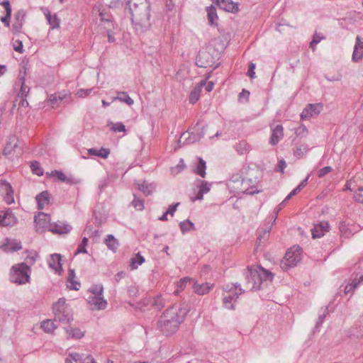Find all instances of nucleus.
<instances>
[{
	"instance_id": "1",
	"label": "nucleus",
	"mask_w": 363,
	"mask_h": 363,
	"mask_svg": "<svg viewBox=\"0 0 363 363\" xmlns=\"http://www.w3.org/2000/svg\"><path fill=\"white\" fill-rule=\"evenodd\" d=\"M131 22L138 33L148 30L150 23V3L148 0H129L126 4Z\"/></svg>"
},
{
	"instance_id": "2",
	"label": "nucleus",
	"mask_w": 363,
	"mask_h": 363,
	"mask_svg": "<svg viewBox=\"0 0 363 363\" xmlns=\"http://www.w3.org/2000/svg\"><path fill=\"white\" fill-rule=\"evenodd\" d=\"M245 276V287L250 291H257L267 281L272 282L274 274L261 266H248L244 273Z\"/></svg>"
},
{
	"instance_id": "3",
	"label": "nucleus",
	"mask_w": 363,
	"mask_h": 363,
	"mask_svg": "<svg viewBox=\"0 0 363 363\" xmlns=\"http://www.w3.org/2000/svg\"><path fill=\"white\" fill-rule=\"evenodd\" d=\"M181 312L182 310L179 306H172L169 307L160 317L158 325L166 335H172L178 329L184 315V313L179 314Z\"/></svg>"
},
{
	"instance_id": "4",
	"label": "nucleus",
	"mask_w": 363,
	"mask_h": 363,
	"mask_svg": "<svg viewBox=\"0 0 363 363\" xmlns=\"http://www.w3.org/2000/svg\"><path fill=\"white\" fill-rule=\"evenodd\" d=\"M223 303L226 308L234 310L235 303L239 295L244 294L245 290L241 288L239 283L227 284L224 287Z\"/></svg>"
},
{
	"instance_id": "5",
	"label": "nucleus",
	"mask_w": 363,
	"mask_h": 363,
	"mask_svg": "<svg viewBox=\"0 0 363 363\" xmlns=\"http://www.w3.org/2000/svg\"><path fill=\"white\" fill-rule=\"evenodd\" d=\"M52 309L55 321L69 323L73 320L71 308L66 303L65 298H60L57 303L53 304Z\"/></svg>"
},
{
	"instance_id": "6",
	"label": "nucleus",
	"mask_w": 363,
	"mask_h": 363,
	"mask_svg": "<svg viewBox=\"0 0 363 363\" xmlns=\"http://www.w3.org/2000/svg\"><path fill=\"white\" fill-rule=\"evenodd\" d=\"M30 267L26 263H21L12 267L10 279L13 283L23 284L29 281Z\"/></svg>"
},
{
	"instance_id": "7",
	"label": "nucleus",
	"mask_w": 363,
	"mask_h": 363,
	"mask_svg": "<svg viewBox=\"0 0 363 363\" xmlns=\"http://www.w3.org/2000/svg\"><path fill=\"white\" fill-rule=\"evenodd\" d=\"M301 259V248L294 246L286 252L284 259L280 262V267L284 271H288L296 266Z\"/></svg>"
},
{
	"instance_id": "8",
	"label": "nucleus",
	"mask_w": 363,
	"mask_h": 363,
	"mask_svg": "<svg viewBox=\"0 0 363 363\" xmlns=\"http://www.w3.org/2000/svg\"><path fill=\"white\" fill-rule=\"evenodd\" d=\"M309 178V175L307 176L305 179H303L294 190H292L290 194L284 199V200L279 203L277 207L274 210V221L277 218V216L279 212L284 207L285 203L294 195H296L298 191H300L302 189H303L308 183V180Z\"/></svg>"
},
{
	"instance_id": "9",
	"label": "nucleus",
	"mask_w": 363,
	"mask_h": 363,
	"mask_svg": "<svg viewBox=\"0 0 363 363\" xmlns=\"http://www.w3.org/2000/svg\"><path fill=\"white\" fill-rule=\"evenodd\" d=\"M0 194L4 196L7 204L14 202L13 191L11 185L5 179L0 180Z\"/></svg>"
},
{
	"instance_id": "10",
	"label": "nucleus",
	"mask_w": 363,
	"mask_h": 363,
	"mask_svg": "<svg viewBox=\"0 0 363 363\" xmlns=\"http://www.w3.org/2000/svg\"><path fill=\"white\" fill-rule=\"evenodd\" d=\"M322 110L323 105L321 104H309L301 113V118L304 120L316 116Z\"/></svg>"
},
{
	"instance_id": "11",
	"label": "nucleus",
	"mask_w": 363,
	"mask_h": 363,
	"mask_svg": "<svg viewBox=\"0 0 363 363\" xmlns=\"http://www.w3.org/2000/svg\"><path fill=\"white\" fill-rule=\"evenodd\" d=\"M35 223V229L37 232L43 233L45 228L49 229V224L50 223V216L44 213H40L34 218Z\"/></svg>"
},
{
	"instance_id": "12",
	"label": "nucleus",
	"mask_w": 363,
	"mask_h": 363,
	"mask_svg": "<svg viewBox=\"0 0 363 363\" xmlns=\"http://www.w3.org/2000/svg\"><path fill=\"white\" fill-rule=\"evenodd\" d=\"M72 228L69 224L60 220L49 224V230L55 234H66L68 233Z\"/></svg>"
},
{
	"instance_id": "13",
	"label": "nucleus",
	"mask_w": 363,
	"mask_h": 363,
	"mask_svg": "<svg viewBox=\"0 0 363 363\" xmlns=\"http://www.w3.org/2000/svg\"><path fill=\"white\" fill-rule=\"evenodd\" d=\"M218 6L225 11L235 13L239 11V4L232 0H212Z\"/></svg>"
},
{
	"instance_id": "14",
	"label": "nucleus",
	"mask_w": 363,
	"mask_h": 363,
	"mask_svg": "<svg viewBox=\"0 0 363 363\" xmlns=\"http://www.w3.org/2000/svg\"><path fill=\"white\" fill-rule=\"evenodd\" d=\"M87 301L92 306V309L104 310L107 306V301L104 298V296L90 295Z\"/></svg>"
},
{
	"instance_id": "15",
	"label": "nucleus",
	"mask_w": 363,
	"mask_h": 363,
	"mask_svg": "<svg viewBox=\"0 0 363 363\" xmlns=\"http://www.w3.org/2000/svg\"><path fill=\"white\" fill-rule=\"evenodd\" d=\"M329 230V223L327 221H322L318 224H315L311 229L313 238H320Z\"/></svg>"
},
{
	"instance_id": "16",
	"label": "nucleus",
	"mask_w": 363,
	"mask_h": 363,
	"mask_svg": "<svg viewBox=\"0 0 363 363\" xmlns=\"http://www.w3.org/2000/svg\"><path fill=\"white\" fill-rule=\"evenodd\" d=\"M272 135L269 138V143L274 146L279 143V142L284 137V128L282 125H277L275 127H272Z\"/></svg>"
},
{
	"instance_id": "17",
	"label": "nucleus",
	"mask_w": 363,
	"mask_h": 363,
	"mask_svg": "<svg viewBox=\"0 0 363 363\" xmlns=\"http://www.w3.org/2000/svg\"><path fill=\"white\" fill-rule=\"evenodd\" d=\"M16 223V218L10 210L0 212V225L10 226L13 225Z\"/></svg>"
},
{
	"instance_id": "18",
	"label": "nucleus",
	"mask_w": 363,
	"mask_h": 363,
	"mask_svg": "<svg viewBox=\"0 0 363 363\" xmlns=\"http://www.w3.org/2000/svg\"><path fill=\"white\" fill-rule=\"evenodd\" d=\"M50 268L53 269L56 273L60 274L62 270L61 264V255L60 254H52L50 255L48 261Z\"/></svg>"
},
{
	"instance_id": "19",
	"label": "nucleus",
	"mask_w": 363,
	"mask_h": 363,
	"mask_svg": "<svg viewBox=\"0 0 363 363\" xmlns=\"http://www.w3.org/2000/svg\"><path fill=\"white\" fill-rule=\"evenodd\" d=\"M363 57V41L359 35L356 38V43L354 47L352 59L354 62H359Z\"/></svg>"
},
{
	"instance_id": "20",
	"label": "nucleus",
	"mask_w": 363,
	"mask_h": 363,
	"mask_svg": "<svg viewBox=\"0 0 363 363\" xmlns=\"http://www.w3.org/2000/svg\"><path fill=\"white\" fill-rule=\"evenodd\" d=\"M213 286V284L210 285L209 283L199 284L198 281L193 279L192 287L196 294L199 295H204L209 292L211 288Z\"/></svg>"
},
{
	"instance_id": "21",
	"label": "nucleus",
	"mask_w": 363,
	"mask_h": 363,
	"mask_svg": "<svg viewBox=\"0 0 363 363\" xmlns=\"http://www.w3.org/2000/svg\"><path fill=\"white\" fill-rule=\"evenodd\" d=\"M210 55L206 52H199L196 58V64L199 67H207L211 65L212 61L209 60Z\"/></svg>"
},
{
	"instance_id": "22",
	"label": "nucleus",
	"mask_w": 363,
	"mask_h": 363,
	"mask_svg": "<svg viewBox=\"0 0 363 363\" xmlns=\"http://www.w3.org/2000/svg\"><path fill=\"white\" fill-rule=\"evenodd\" d=\"M205 84L206 82L204 80H202L197 86H194V89L191 91L189 96V101L190 104H194L199 101L202 87Z\"/></svg>"
},
{
	"instance_id": "23",
	"label": "nucleus",
	"mask_w": 363,
	"mask_h": 363,
	"mask_svg": "<svg viewBox=\"0 0 363 363\" xmlns=\"http://www.w3.org/2000/svg\"><path fill=\"white\" fill-rule=\"evenodd\" d=\"M2 248L6 252H16L22 248L20 241L16 240H6V242L2 246Z\"/></svg>"
},
{
	"instance_id": "24",
	"label": "nucleus",
	"mask_w": 363,
	"mask_h": 363,
	"mask_svg": "<svg viewBox=\"0 0 363 363\" xmlns=\"http://www.w3.org/2000/svg\"><path fill=\"white\" fill-rule=\"evenodd\" d=\"M206 11L209 25L217 26L218 17L215 6L211 5L210 6L206 7Z\"/></svg>"
},
{
	"instance_id": "25",
	"label": "nucleus",
	"mask_w": 363,
	"mask_h": 363,
	"mask_svg": "<svg viewBox=\"0 0 363 363\" xmlns=\"http://www.w3.org/2000/svg\"><path fill=\"white\" fill-rule=\"evenodd\" d=\"M49 192L48 191H42L40 194L37 195L36 201L38 203V209H43L45 205L49 203Z\"/></svg>"
},
{
	"instance_id": "26",
	"label": "nucleus",
	"mask_w": 363,
	"mask_h": 363,
	"mask_svg": "<svg viewBox=\"0 0 363 363\" xmlns=\"http://www.w3.org/2000/svg\"><path fill=\"white\" fill-rule=\"evenodd\" d=\"M234 148L239 155L247 154L251 150V146L245 140L236 143Z\"/></svg>"
},
{
	"instance_id": "27",
	"label": "nucleus",
	"mask_w": 363,
	"mask_h": 363,
	"mask_svg": "<svg viewBox=\"0 0 363 363\" xmlns=\"http://www.w3.org/2000/svg\"><path fill=\"white\" fill-rule=\"evenodd\" d=\"M88 154L91 156H96L104 159L108 157L110 150L108 148L101 147L99 150L90 148L88 150Z\"/></svg>"
},
{
	"instance_id": "28",
	"label": "nucleus",
	"mask_w": 363,
	"mask_h": 363,
	"mask_svg": "<svg viewBox=\"0 0 363 363\" xmlns=\"http://www.w3.org/2000/svg\"><path fill=\"white\" fill-rule=\"evenodd\" d=\"M45 16L52 29L57 28L60 27V20L58 18L57 14L52 16L50 12L47 10V11L45 12Z\"/></svg>"
},
{
	"instance_id": "29",
	"label": "nucleus",
	"mask_w": 363,
	"mask_h": 363,
	"mask_svg": "<svg viewBox=\"0 0 363 363\" xmlns=\"http://www.w3.org/2000/svg\"><path fill=\"white\" fill-rule=\"evenodd\" d=\"M138 189L145 196H149L152 194L155 189V186L153 184H149L145 181H143L142 183H138Z\"/></svg>"
},
{
	"instance_id": "30",
	"label": "nucleus",
	"mask_w": 363,
	"mask_h": 363,
	"mask_svg": "<svg viewBox=\"0 0 363 363\" xmlns=\"http://www.w3.org/2000/svg\"><path fill=\"white\" fill-rule=\"evenodd\" d=\"M104 242L107 247L113 252H116L119 246L118 240L114 238L113 235L111 234L106 236Z\"/></svg>"
},
{
	"instance_id": "31",
	"label": "nucleus",
	"mask_w": 363,
	"mask_h": 363,
	"mask_svg": "<svg viewBox=\"0 0 363 363\" xmlns=\"http://www.w3.org/2000/svg\"><path fill=\"white\" fill-rule=\"evenodd\" d=\"M151 306L156 310L160 311L165 306L164 299L161 295L156 296L150 300Z\"/></svg>"
},
{
	"instance_id": "32",
	"label": "nucleus",
	"mask_w": 363,
	"mask_h": 363,
	"mask_svg": "<svg viewBox=\"0 0 363 363\" xmlns=\"http://www.w3.org/2000/svg\"><path fill=\"white\" fill-rule=\"evenodd\" d=\"M118 100L124 102L129 106H132L134 103L133 100L129 96L127 92L121 91L118 93V96L113 98V101Z\"/></svg>"
},
{
	"instance_id": "33",
	"label": "nucleus",
	"mask_w": 363,
	"mask_h": 363,
	"mask_svg": "<svg viewBox=\"0 0 363 363\" xmlns=\"http://www.w3.org/2000/svg\"><path fill=\"white\" fill-rule=\"evenodd\" d=\"M179 228L183 234L189 232L191 230H196L194 223L189 219L180 222Z\"/></svg>"
},
{
	"instance_id": "34",
	"label": "nucleus",
	"mask_w": 363,
	"mask_h": 363,
	"mask_svg": "<svg viewBox=\"0 0 363 363\" xmlns=\"http://www.w3.org/2000/svg\"><path fill=\"white\" fill-rule=\"evenodd\" d=\"M145 258L143 257L140 252L137 253L135 257L130 259V266L131 269H138L139 265H141L145 262Z\"/></svg>"
},
{
	"instance_id": "35",
	"label": "nucleus",
	"mask_w": 363,
	"mask_h": 363,
	"mask_svg": "<svg viewBox=\"0 0 363 363\" xmlns=\"http://www.w3.org/2000/svg\"><path fill=\"white\" fill-rule=\"evenodd\" d=\"M65 330L67 333L69 335V337L75 339H80L84 336V333L81 331L79 328H72L70 326L65 328Z\"/></svg>"
},
{
	"instance_id": "36",
	"label": "nucleus",
	"mask_w": 363,
	"mask_h": 363,
	"mask_svg": "<svg viewBox=\"0 0 363 363\" xmlns=\"http://www.w3.org/2000/svg\"><path fill=\"white\" fill-rule=\"evenodd\" d=\"M17 147L16 138L15 136L9 138V143L6 144L4 150V155H9L11 153V151Z\"/></svg>"
},
{
	"instance_id": "37",
	"label": "nucleus",
	"mask_w": 363,
	"mask_h": 363,
	"mask_svg": "<svg viewBox=\"0 0 363 363\" xmlns=\"http://www.w3.org/2000/svg\"><path fill=\"white\" fill-rule=\"evenodd\" d=\"M56 328L57 326L51 320L47 319L41 323V328L46 333H52Z\"/></svg>"
},
{
	"instance_id": "38",
	"label": "nucleus",
	"mask_w": 363,
	"mask_h": 363,
	"mask_svg": "<svg viewBox=\"0 0 363 363\" xmlns=\"http://www.w3.org/2000/svg\"><path fill=\"white\" fill-rule=\"evenodd\" d=\"M206 162L202 159H199V162L197 164L196 168V173L201 176V177L204 178L206 177Z\"/></svg>"
},
{
	"instance_id": "39",
	"label": "nucleus",
	"mask_w": 363,
	"mask_h": 363,
	"mask_svg": "<svg viewBox=\"0 0 363 363\" xmlns=\"http://www.w3.org/2000/svg\"><path fill=\"white\" fill-rule=\"evenodd\" d=\"M193 279L188 277L181 279L177 283V289L174 291L175 294H178L179 291H182L186 286L187 284H192Z\"/></svg>"
},
{
	"instance_id": "40",
	"label": "nucleus",
	"mask_w": 363,
	"mask_h": 363,
	"mask_svg": "<svg viewBox=\"0 0 363 363\" xmlns=\"http://www.w3.org/2000/svg\"><path fill=\"white\" fill-rule=\"evenodd\" d=\"M87 354H79V353H69V357L72 358V360L75 362L76 363H89V362L86 357Z\"/></svg>"
},
{
	"instance_id": "41",
	"label": "nucleus",
	"mask_w": 363,
	"mask_h": 363,
	"mask_svg": "<svg viewBox=\"0 0 363 363\" xmlns=\"http://www.w3.org/2000/svg\"><path fill=\"white\" fill-rule=\"evenodd\" d=\"M89 291L91 294V295L103 296L104 287L101 284H94Z\"/></svg>"
},
{
	"instance_id": "42",
	"label": "nucleus",
	"mask_w": 363,
	"mask_h": 363,
	"mask_svg": "<svg viewBox=\"0 0 363 363\" xmlns=\"http://www.w3.org/2000/svg\"><path fill=\"white\" fill-rule=\"evenodd\" d=\"M30 169L33 174L38 176H42L43 174V169L40 167V164L37 161H33L30 163Z\"/></svg>"
},
{
	"instance_id": "43",
	"label": "nucleus",
	"mask_w": 363,
	"mask_h": 363,
	"mask_svg": "<svg viewBox=\"0 0 363 363\" xmlns=\"http://www.w3.org/2000/svg\"><path fill=\"white\" fill-rule=\"evenodd\" d=\"M74 277H75L74 270L72 269H69L68 279L70 281V283L72 284V286H70V289H73V290H79V287L78 286H80V283H79L77 281H74L73 280Z\"/></svg>"
},
{
	"instance_id": "44",
	"label": "nucleus",
	"mask_w": 363,
	"mask_h": 363,
	"mask_svg": "<svg viewBox=\"0 0 363 363\" xmlns=\"http://www.w3.org/2000/svg\"><path fill=\"white\" fill-rule=\"evenodd\" d=\"M324 38H325L324 36L320 35V34H318L317 33H315L314 35H313L312 40L310 43V45H309L310 48L313 51H315L317 44L319 43L321 41V40H323Z\"/></svg>"
},
{
	"instance_id": "45",
	"label": "nucleus",
	"mask_w": 363,
	"mask_h": 363,
	"mask_svg": "<svg viewBox=\"0 0 363 363\" xmlns=\"http://www.w3.org/2000/svg\"><path fill=\"white\" fill-rule=\"evenodd\" d=\"M308 150L309 148L307 145L302 144L299 147H298L294 151V156L298 158H300L303 157L305 155V153L308 152Z\"/></svg>"
},
{
	"instance_id": "46",
	"label": "nucleus",
	"mask_w": 363,
	"mask_h": 363,
	"mask_svg": "<svg viewBox=\"0 0 363 363\" xmlns=\"http://www.w3.org/2000/svg\"><path fill=\"white\" fill-rule=\"evenodd\" d=\"M20 80L21 81V87L18 96L21 98L27 97V95L30 91V88L25 85L24 77L20 78Z\"/></svg>"
},
{
	"instance_id": "47",
	"label": "nucleus",
	"mask_w": 363,
	"mask_h": 363,
	"mask_svg": "<svg viewBox=\"0 0 363 363\" xmlns=\"http://www.w3.org/2000/svg\"><path fill=\"white\" fill-rule=\"evenodd\" d=\"M361 281H360L359 279L357 281L356 277L354 280L352 281L351 283L346 285V286L345 287V293L349 294L353 291L357 287V286Z\"/></svg>"
},
{
	"instance_id": "48",
	"label": "nucleus",
	"mask_w": 363,
	"mask_h": 363,
	"mask_svg": "<svg viewBox=\"0 0 363 363\" xmlns=\"http://www.w3.org/2000/svg\"><path fill=\"white\" fill-rule=\"evenodd\" d=\"M111 130L114 133L126 131L125 125L121 122H118L116 123H111Z\"/></svg>"
},
{
	"instance_id": "49",
	"label": "nucleus",
	"mask_w": 363,
	"mask_h": 363,
	"mask_svg": "<svg viewBox=\"0 0 363 363\" xmlns=\"http://www.w3.org/2000/svg\"><path fill=\"white\" fill-rule=\"evenodd\" d=\"M185 167L184 162L183 159H180L179 164L171 168V173L172 174H177L181 172Z\"/></svg>"
},
{
	"instance_id": "50",
	"label": "nucleus",
	"mask_w": 363,
	"mask_h": 363,
	"mask_svg": "<svg viewBox=\"0 0 363 363\" xmlns=\"http://www.w3.org/2000/svg\"><path fill=\"white\" fill-rule=\"evenodd\" d=\"M353 198L355 201L363 203V187H359L354 191Z\"/></svg>"
},
{
	"instance_id": "51",
	"label": "nucleus",
	"mask_w": 363,
	"mask_h": 363,
	"mask_svg": "<svg viewBox=\"0 0 363 363\" xmlns=\"http://www.w3.org/2000/svg\"><path fill=\"white\" fill-rule=\"evenodd\" d=\"M87 243H88V239L86 237L83 238L82 242L79 244V245L77 247L76 254L86 253L87 251L86 249V246Z\"/></svg>"
},
{
	"instance_id": "52",
	"label": "nucleus",
	"mask_w": 363,
	"mask_h": 363,
	"mask_svg": "<svg viewBox=\"0 0 363 363\" xmlns=\"http://www.w3.org/2000/svg\"><path fill=\"white\" fill-rule=\"evenodd\" d=\"M132 205L138 211H142L144 208V202L142 199L134 196V199L132 201Z\"/></svg>"
},
{
	"instance_id": "53",
	"label": "nucleus",
	"mask_w": 363,
	"mask_h": 363,
	"mask_svg": "<svg viewBox=\"0 0 363 363\" xmlns=\"http://www.w3.org/2000/svg\"><path fill=\"white\" fill-rule=\"evenodd\" d=\"M332 171H333V168L331 167L327 166V167L320 169L317 172V176L319 178H322L327 174L331 172Z\"/></svg>"
},
{
	"instance_id": "54",
	"label": "nucleus",
	"mask_w": 363,
	"mask_h": 363,
	"mask_svg": "<svg viewBox=\"0 0 363 363\" xmlns=\"http://www.w3.org/2000/svg\"><path fill=\"white\" fill-rule=\"evenodd\" d=\"M15 22L24 23L26 12L23 10H19L15 13Z\"/></svg>"
},
{
	"instance_id": "55",
	"label": "nucleus",
	"mask_w": 363,
	"mask_h": 363,
	"mask_svg": "<svg viewBox=\"0 0 363 363\" xmlns=\"http://www.w3.org/2000/svg\"><path fill=\"white\" fill-rule=\"evenodd\" d=\"M127 291L130 297H136L138 294V289L136 286L134 285L128 286Z\"/></svg>"
},
{
	"instance_id": "56",
	"label": "nucleus",
	"mask_w": 363,
	"mask_h": 363,
	"mask_svg": "<svg viewBox=\"0 0 363 363\" xmlns=\"http://www.w3.org/2000/svg\"><path fill=\"white\" fill-rule=\"evenodd\" d=\"M322 310H323V313L319 315L318 320L316 323L317 327H318L319 325H320L323 323L324 319L325 318V317L328 313V307H325V308H322Z\"/></svg>"
},
{
	"instance_id": "57",
	"label": "nucleus",
	"mask_w": 363,
	"mask_h": 363,
	"mask_svg": "<svg viewBox=\"0 0 363 363\" xmlns=\"http://www.w3.org/2000/svg\"><path fill=\"white\" fill-rule=\"evenodd\" d=\"M93 91V89H81L77 91V95L79 97H86L89 96Z\"/></svg>"
},
{
	"instance_id": "58",
	"label": "nucleus",
	"mask_w": 363,
	"mask_h": 363,
	"mask_svg": "<svg viewBox=\"0 0 363 363\" xmlns=\"http://www.w3.org/2000/svg\"><path fill=\"white\" fill-rule=\"evenodd\" d=\"M50 175L56 177L59 181L62 182L65 179L66 176L62 172L58 170L52 171Z\"/></svg>"
},
{
	"instance_id": "59",
	"label": "nucleus",
	"mask_w": 363,
	"mask_h": 363,
	"mask_svg": "<svg viewBox=\"0 0 363 363\" xmlns=\"http://www.w3.org/2000/svg\"><path fill=\"white\" fill-rule=\"evenodd\" d=\"M308 133V130L304 125H300L298 128H296L295 133L298 136H303L306 135Z\"/></svg>"
},
{
	"instance_id": "60",
	"label": "nucleus",
	"mask_w": 363,
	"mask_h": 363,
	"mask_svg": "<svg viewBox=\"0 0 363 363\" xmlns=\"http://www.w3.org/2000/svg\"><path fill=\"white\" fill-rule=\"evenodd\" d=\"M23 23L14 22L12 25V30L14 34L18 33L21 31Z\"/></svg>"
},
{
	"instance_id": "61",
	"label": "nucleus",
	"mask_w": 363,
	"mask_h": 363,
	"mask_svg": "<svg viewBox=\"0 0 363 363\" xmlns=\"http://www.w3.org/2000/svg\"><path fill=\"white\" fill-rule=\"evenodd\" d=\"M23 45L22 41L17 40L14 42V43H13L14 50H16V52H18L20 53H23Z\"/></svg>"
},
{
	"instance_id": "62",
	"label": "nucleus",
	"mask_w": 363,
	"mask_h": 363,
	"mask_svg": "<svg viewBox=\"0 0 363 363\" xmlns=\"http://www.w3.org/2000/svg\"><path fill=\"white\" fill-rule=\"evenodd\" d=\"M11 17V13H6V15L1 18V21L4 24L5 26H10Z\"/></svg>"
},
{
	"instance_id": "63",
	"label": "nucleus",
	"mask_w": 363,
	"mask_h": 363,
	"mask_svg": "<svg viewBox=\"0 0 363 363\" xmlns=\"http://www.w3.org/2000/svg\"><path fill=\"white\" fill-rule=\"evenodd\" d=\"M199 190H201L203 194L208 193L210 191V184H208L207 182L202 181L199 186Z\"/></svg>"
},
{
	"instance_id": "64",
	"label": "nucleus",
	"mask_w": 363,
	"mask_h": 363,
	"mask_svg": "<svg viewBox=\"0 0 363 363\" xmlns=\"http://www.w3.org/2000/svg\"><path fill=\"white\" fill-rule=\"evenodd\" d=\"M358 269H359L362 272L357 273V277L359 275V279L360 281H363V257L359 260V263L357 264Z\"/></svg>"
}]
</instances>
